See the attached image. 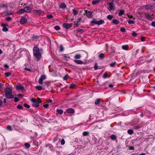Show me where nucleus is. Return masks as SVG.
<instances>
[{
  "mask_svg": "<svg viewBox=\"0 0 155 155\" xmlns=\"http://www.w3.org/2000/svg\"><path fill=\"white\" fill-rule=\"evenodd\" d=\"M33 54L37 61L40 60L41 55L40 53L39 48L37 47H35L33 49Z\"/></svg>",
  "mask_w": 155,
  "mask_h": 155,
  "instance_id": "f257e3e1",
  "label": "nucleus"
},
{
  "mask_svg": "<svg viewBox=\"0 0 155 155\" xmlns=\"http://www.w3.org/2000/svg\"><path fill=\"white\" fill-rule=\"evenodd\" d=\"M31 101L32 102V106L35 107H38L40 103L41 102L40 98L39 97L36 100L35 98H33L31 99Z\"/></svg>",
  "mask_w": 155,
  "mask_h": 155,
  "instance_id": "f03ea898",
  "label": "nucleus"
},
{
  "mask_svg": "<svg viewBox=\"0 0 155 155\" xmlns=\"http://www.w3.org/2000/svg\"><path fill=\"white\" fill-rule=\"evenodd\" d=\"M107 4L108 5L107 9L109 11H114L115 9V6L114 3L113 1H112L111 2L107 3Z\"/></svg>",
  "mask_w": 155,
  "mask_h": 155,
  "instance_id": "7ed1b4c3",
  "label": "nucleus"
},
{
  "mask_svg": "<svg viewBox=\"0 0 155 155\" xmlns=\"http://www.w3.org/2000/svg\"><path fill=\"white\" fill-rule=\"evenodd\" d=\"M104 23V21L102 20H101L99 21H96V19H94L91 21V23L92 25H98L103 24Z\"/></svg>",
  "mask_w": 155,
  "mask_h": 155,
  "instance_id": "20e7f679",
  "label": "nucleus"
},
{
  "mask_svg": "<svg viewBox=\"0 0 155 155\" xmlns=\"http://www.w3.org/2000/svg\"><path fill=\"white\" fill-rule=\"evenodd\" d=\"M46 76L45 75H41V77L39 78L38 81V83L40 84H42L43 81L45 79Z\"/></svg>",
  "mask_w": 155,
  "mask_h": 155,
  "instance_id": "39448f33",
  "label": "nucleus"
},
{
  "mask_svg": "<svg viewBox=\"0 0 155 155\" xmlns=\"http://www.w3.org/2000/svg\"><path fill=\"white\" fill-rule=\"evenodd\" d=\"M31 5H30V6H26L24 8L25 12H30L32 11Z\"/></svg>",
  "mask_w": 155,
  "mask_h": 155,
  "instance_id": "423d86ee",
  "label": "nucleus"
},
{
  "mask_svg": "<svg viewBox=\"0 0 155 155\" xmlns=\"http://www.w3.org/2000/svg\"><path fill=\"white\" fill-rule=\"evenodd\" d=\"M72 26V24H68L64 23L63 24V26L66 29H68L71 28Z\"/></svg>",
  "mask_w": 155,
  "mask_h": 155,
  "instance_id": "0eeeda50",
  "label": "nucleus"
},
{
  "mask_svg": "<svg viewBox=\"0 0 155 155\" xmlns=\"http://www.w3.org/2000/svg\"><path fill=\"white\" fill-rule=\"evenodd\" d=\"M5 97L8 99H11L14 97V95L12 94V93H7L5 94Z\"/></svg>",
  "mask_w": 155,
  "mask_h": 155,
  "instance_id": "6e6552de",
  "label": "nucleus"
},
{
  "mask_svg": "<svg viewBox=\"0 0 155 155\" xmlns=\"http://www.w3.org/2000/svg\"><path fill=\"white\" fill-rule=\"evenodd\" d=\"M1 26L3 27L2 31H7L8 30V29L6 28V26H8L7 24H2Z\"/></svg>",
  "mask_w": 155,
  "mask_h": 155,
  "instance_id": "1a4fd4ad",
  "label": "nucleus"
},
{
  "mask_svg": "<svg viewBox=\"0 0 155 155\" xmlns=\"http://www.w3.org/2000/svg\"><path fill=\"white\" fill-rule=\"evenodd\" d=\"M28 21L27 19L24 18H22L20 20V23L21 24H26Z\"/></svg>",
  "mask_w": 155,
  "mask_h": 155,
  "instance_id": "9d476101",
  "label": "nucleus"
},
{
  "mask_svg": "<svg viewBox=\"0 0 155 155\" xmlns=\"http://www.w3.org/2000/svg\"><path fill=\"white\" fill-rule=\"evenodd\" d=\"M86 15L88 18H91L92 17V12L90 11L85 10Z\"/></svg>",
  "mask_w": 155,
  "mask_h": 155,
  "instance_id": "9b49d317",
  "label": "nucleus"
},
{
  "mask_svg": "<svg viewBox=\"0 0 155 155\" xmlns=\"http://www.w3.org/2000/svg\"><path fill=\"white\" fill-rule=\"evenodd\" d=\"M5 94H7V93H12V90L11 88L7 87L5 88Z\"/></svg>",
  "mask_w": 155,
  "mask_h": 155,
  "instance_id": "f8f14e48",
  "label": "nucleus"
},
{
  "mask_svg": "<svg viewBox=\"0 0 155 155\" xmlns=\"http://www.w3.org/2000/svg\"><path fill=\"white\" fill-rule=\"evenodd\" d=\"M145 16L147 19L151 21L152 20L153 18L151 17V15L145 13L144 14Z\"/></svg>",
  "mask_w": 155,
  "mask_h": 155,
  "instance_id": "ddd939ff",
  "label": "nucleus"
},
{
  "mask_svg": "<svg viewBox=\"0 0 155 155\" xmlns=\"http://www.w3.org/2000/svg\"><path fill=\"white\" fill-rule=\"evenodd\" d=\"M66 112L69 113L73 114L74 112V110L73 108H69L66 110Z\"/></svg>",
  "mask_w": 155,
  "mask_h": 155,
  "instance_id": "4468645a",
  "label": "nucleus"
},
{
  "mask_svg": "<svg viewBox=\"0 0 155 155\" xmlns=\"http://www.w3.org/2000/svg\"><path fill=\"white\" fill-rule=\"evenodd\" d=\"M145 9L147 10H150V11H152L153 9V6L149 5H146L145 7Z\"/></svg>",
  "mask_w": 155,
  "mask_h": 155,
  "instance_id": "2eb2a0df",
  "label": "nucleus"
},
{
  "mask_svg": "<svg viewBox=\"0 0 155 155\" xmlns=\"http://www.w3.org/2000/svg\"><path fill=\"white\" fill-rule=\"evenodd\" d=\"M74 61L77 64H83L84 63V62L83 61L80 60H74Z\"/></svg>",
  "mask_w": 155,
  "mask_h": 155,
  "instance_id": "dca6fc26",
  "label": "nucleus"
},
{
  "mask_svg": "<svg viewBox=\"0 0 155 155\" xmlns=\"http://www.w3.org/2000/svg\"><path fill=\"white\" fill-rule=\"evenodd\" d=\"M33 12L36 15H38L41 13L42 11L41 10H34Z\"/></svg>",
  "mask_w": 155,
  "mask_h": 155,
  "instance_id": "f3484780",
  "label": "nucleus"
},
{
  "mask_svg": "<svg viewBox=\"0 0 155 155\" xmlns=\"http://www.w3.org/2000/svg\"><path fill=\"white\" fill-rule=\"evenodd\" d=\"M16 88L18 90H22L24 89V87L21 84H20L16 86Z\"/></svg>",
  "mask_w": 155,
  "mask_h": 155,
  "instance_id": "a211bd4d",
  "label": "nucleus"
},
{
  "mask_svg": "<svg viewBox=\"0 0 155 155\" xmlns=\"http://www.w3.org/2000/svg\"><path fill=\"white\" fill-rule=\"evenodd\" d=\"M142 126V125L141 124H140L138 125L135 126L134 127V129L137 130L141 127Z\"/></svg>",
  "mask_w": 155,
  "mask_h": 155,
  "instance_id": "6ab92c4d",
  "label": "nucleus"
},
{
  "mask_svg": "<svg viewBox=\"0 0 155 155\" xmlns=\"http://www.w3.org/2000/svg\"><path fill=\"white\" fill-rule=\"evenodd\" d=\"M110 138L112 140H116L117 136L114 134H112L110 136Z\"/></svg>",
  "mask_w": 155,
  "mask_h": 155,
  "instance_id": "aec40b11",
  "label": "nucleus"
},
{
  "mask_svg": "<svg viewBox=\"0 0 155 155\" xmlns=\"http://www.w3.org/2000/svg\"><path fill=\"white\" fill-rule=\"evenodd\" d=\"M59 7L60 8L64 9L66 7V6L64 3H62L60 4Z\"/></svg>",
  "mask_w": 155,
  "mask_h": 155,
  "instance_id": "412c9836",
  "label": "nucleus"
},
{
  "mask_svg": "<svg viewBox=\"0 0 155 155\" xmlns=\"http://www.w3.org/2000/svg\"><path fill=\"white\" fill-rule=\"evenodd\" d=\"M81 57V56L80 54H76L74 56L75 59H80Z\"/></svg>",
  "mask_w": 155,
  "mask_h": 155,
  "instance_id": "4be33fe9",
  "label": "nucleus"
},
{
  "mask_svg": "<svg viewBox=\"0 0 155 155\" xmlns=\"http://www.w3.org/2000/svg\"><path fill=\"white\" fill-rule=\"evenodd\" d=\"M112 22L114 25H116L119 23V21L117 19H114L112 20Z\"/></svg>",
  "mask_w": 155,
  "mask_h": 155,
  "instance_id": "5701e85b",
  "label": "nucleus"
},
{
  "mask_svg": "<svg viewBox=\"0 0 155 155\" xmlns=\"http://www.w3.org/2000/svg\"><path fill=\"white\" fill-rule=\"evenodd\" d=\"M101 99L98 98L95 100V104L96 105H98L100 103Z\"/></svg>",
  "mask_w": 155,
  "mask_h": 155,
  "instance_id": "b1692460",
  "label": "nucleus"
},
{
  "mask_svg": "<svg viewBox=\"0 0 155 155\" xmlns=\"http://www.w3.org/2000/svg\"><path fill=\"white\" fill-rule=\"evenodd\" d=\"M77 31L80 34H81L84 31V29H81L80 28H78Z\"/></svg>",
  "mask_w": 155,
  "mask_h": 155,
  "instance_id": "393cba45",
  "label": "nucleus"
},
{
  "mask_svg": "<svg viewBox=\"0 0 155 155\" xmlns=\"http://www.w3.org/2000/svg\"><path fill=\"white\" fill-rule=\"evenodd\" d=\"M12 12H8V11L4 12H3V14L5 15H12Z\"/></svg>",
  "mask_w": 155,
  "mask_h": 155,
  "instance_id": "a878e982",
  "label": "nucleus"
},
{
  "mask_svg": "<svg viewBox=\"0 0 155 155\" xmlns=\"http://www.w3.org/2000/svg\"><path fill=\"white\" fill-rule=\"evenodd\" d=\"M56 111L59 114H63V110H62L60 109H57Z\"/></svg>",
  "mask_w": 155,
  "mask_h": 155,
  "instance_id": "bb28decb",
  "label": "nucleus"
},
{
  "mask_svg": "<svg viewBox=\"0 0 155 155\" xmlns=\"http://www.w3.org/2000/svg\"><path fill=\"white\" fill-rule=\"evenodd\" d=\"M24 146L25 148L26 149H28L30 147V145L28 143H25L24 144Z\"/></svg>",
  "mask_w": 155,
  "mask_h": 155,
  "instance_id": "cd10ccee",
  "label": "nucleus"
},
{
  "mask_svg": "<svg viewBox=\"0 0 155 155\" xmlns=\"http://www.w3.org/2000/svg\"><path fill=\"white\" fill-rule=\"evenodd\" d=\"M124 10H120V11L119 12L118 15L119 16H121L124 13Z\"/></svg>",
  "mask_w": 155,
  "mask_h": 155,
  "instance_id": "c85d7f7f",
  "label": "nucleus"
},
{
  "mask_svg": "<svg viewBox=\"0 0 155 155\" xmlns=\"http://www.w3.org/2000/svg\"><path fill=\"white\" fill-rule=\"evenodd\" d=\"M104 54L103 53H101L99 55V58L100 59H103L104 58Z\"/></svg>",
  "mask_w": 155,
  "mask_h": 155,
  "instance_id": "c756f323",
  "label": "nucleus"
},
{
  "mask_svg": "<svg viewBox=\"0 0 155 155\" xmlns=\"http://www.w3.org/2000/svg\"><path fill=\"white\" fill-rule=\"evenodd\" d=\"M114 17V16L113 15H108L107 16V18L108 20H111Z\"/></svg>",
  "mask_w": 155,
  "mask_h": 155,
  "instance_id": "7c9ffc66",
  "label": "nucleus"
},
{
  "mask_svg": "<svg viewBox=\"0 0 155 155\" xmlns=\"http://www.w3.org/2000/svg\"><path fill=\"white\" fill-rule=\"evenodd\" d=\"M24 12H25L24 8L23 9H21L19 10L18 12V13L19 14L23 13Z\"/></svg>",
  "mask_w": 155,
  "mask_h": 155,
  "instance_id": "2f4dec72",
  "label": "nucleus"
},
{
  "mask_svg": "<svg viewBox=\"0 0 155 155\" xmlns=\"http://www.w3.org/2000/svg\"><path fill=\"white\" fill-rule=\"evenodd\" d=\"M100 1H99V0H96L95 1H93L92 2V4L93 5H95L96 3H99L100 2Z\"/></svg>",
  "mask_w": 155,
  "mask_h": 155,
  "instance_id": "473e14b6",
  "label": "nucleus"
},
{
  "mask_svg": "<svg viewBox=\"0 0 155 155\" xmlns=\"http://www.w3.org/2000/svg\"><path fill=\"white\" fill-rule=\"evenodd\" d=\"M127 133L129 134H132L134 133V131L131 129H129L127 130Z\"/></svg>",
  "mask_w": 155,
  "mask_h": 155,
  "instance_id": "72a5a7b5",
  "label": "nucleus"
},
{
  "mask_svg": "<svg viewBox=\"0 0 155 155\" xmlns=\"http://www.w3.org/2000/svg\"><path fill=\"white\" fill-rule=\"evenodd\" d=\"M73 14L74 15H76L78 13V11L75 9H73L72 10Z\"/></svg>",
  "mask_w": 155,
  "mask_h": 155,
  "instance_id": "f704fd0d",
  "label": "nucleus"
},
{
  "mask_svg": "<svg viewBox=\"0 0 155 155\" xmlns=\"http://www.w3.org/2000/svg\"><path fill=\"white\" fill-rule=\"evenodd\" d=\"M122 48L124 50H127L128 48V46L127 45H123L122 46Z\"/></svg>",
  "mask_w": 155,
  "mask_h": 155,
  "instance_id": "c9c22d12",
  "label": "nucleus"
},
{
  "mask_svg": "<svg viewBox=\"0 0 155 155\" xmlns=\"http://www.w3.org/2000/svg\"><path fill=\"white\" fill-rule=\"evenodd\" d=\"M89 134V133L87 131H84L83 133V135L84 136H87Z\"/></svg>",
  "mask_w": 155,
  "mask_h": 155,
  "instance_id": "e433bc0d",
  "label": "nucleus"
},
{
  "mask_svg": "<svg viewBox=\"0 0 155 155\" xmlns=\"http://www.w3.org/2000/svg\"><path fill=\"white\" fill-rule=\"evenodd\" d=\"M116 62H115L112 63L110 64V65L111 67H114L115 66Z\"/></svg>",
  "mask_w": 155,
  "mask_h": 155,
  "instance_id": "4c0bfd02",
  "label": "nucleus"
},
{
  "mask_svg": "<svg viewBox=\"0 0 155 155\" xmlns=\"http://www.w3.org/2000/svg\"><path fill=\"white\" fill-rule=\"evenodd\" d=\"M12 74V73L10 72H7L5 73V75L7 77L10 76Z\"/></svg>",
  "mask_w": 155,
  "mask_h": 155,
  "instance_id": "58836bf2",
  "label": "nucleus"
},
{
  "mask_svg": "<svg viewBox=\"0 0 155 155\" xmlns=\"http://www.w3.org/2000/svg\"><path fill=\"white\" fill-rule=\"evenodd\" d=\"M35 88L38 90H41L42 89V87L40 86H37L35 87Z\"/></svg>",
  "mask_w": 155,
  "mask_h": 155,
  "instance_id": "ea45409f",
  "label": "nucleus"
},
{
  "mask_svg": "<svg viewBox=\"0 0 155 155\" xmlns=\"http://www.w3.org/2000/svg\"><path fill=\"white\" fill-rule=\"evenodd\" d=\"M54 29L58 31L60 29V27L59 26L57 25L55 26L54 27Z\"/></svg>",
  "mask_w": 155,
  "mask_h": 155,
  "instance_id": "a19ab883",
  "label": "nucleus"
},
{
  "mask_svg": "<svg viewBox=\"0 0 155 155\" xmlns=\"http://www.w3.org/2000/svg\"><path fill=\"white\" fill-rule=\"evenodd\" d=\"M47 17L48 19H50L53 18V16L52 15H47Z\"/></svg>",
  "mask_w": 155,
  "mask_h": 155,
  "instance_id": "79ce46f5",
  "label": "nucleus"
},
{
  "mask_svg": "<svg viewBox=\"0 0 155 155\" xmlns=\"http://www.w3.org/2000/svg\"><path fill=\"white\" fill-rule=\"evenodd\" d=\"M127 22L129 24H134V23L135 22L131 20H127Z\"/></svg>",
  "mask_w": 155,
  "mask_h": 155,
  "instance_id": "37998d69",
  "label": "nucleus"
},
{
  "mask_svg": "<svg viewBox=\"0 0 155 155\" xmlns=\"http://www.w3.org/2000/svg\"><path fill=\"white\" fill-rule=\"evenodd\" d=\"M82 19V17H80L77 19V21L76 22L78 23H79L81 21Z\"/></svg>",
  "mask_w": 155,
  "mask_h": 155,
  "instance_id": "c03bdc74",
  "label": "nucleus"
},
{
  "mask_svg": "<svg viewBox=\"0 0 155 155\" xmlns=\"http://www.w3.org/2000/svg\"><path fill=\"white\" fill-rule=\"evenodd\" d=\"M6 128L8 130L10 131H12V128L11 126L10 125H8Z\"/></svg>",
  "mask_w": 155,
  "mask_h": 155,
  "instance_id": "a18cd8bd",
  "label": "nucleus"
},
{
  "mask_svg": "<svg viewBox=\"0 0 155 155\" xmlns=\"http://www.w3.org/2000/svg\"><path fill=\"white\" fill-rule=\"evenodd\" d=\"M64 51V48L62 45H61L60 47V51L62 52Z\"/></svg>",
  "mask_w": 155,
  "mask_h": 155,
  "instance_id": "49530a36",
  "label": "nucleus"
},
{
  "mask_svg": "<svg viewBox=\"0 0 155 155\" xmlns=\"http://www.w3.org/2000/svg\"><path fill=\"white\" fill-rule=\"evenodd\" d=\"M6 20L7 21H9L12 20V18L9 16L6 18Z\"/></svg>",
  "mask_w": 155,
  "mask_h": 155,
  "instance_id": "de8ad7c7",
  "label": "nucleus"
},
{
  "mask_svg": "<svg viewBox=\"0 0 155 155\" xmlns=\"http://www.w3.org/2000/svg\"><path fill=\"white\" fill-rule=\"evenodd\" d=\"M17 108L19 109H22L23 108V107L20 104H18L17 106Z\"/></svg>",
  "mask_w": 155,
  "mask_h": 155,
  "instance_id": "09e8293b",
  "label": "nucleus"
},
{
  "mask_svg": "<svg viewBox=\"0 0 155 155\" xmlns=\"http://www.w3.org/2000/svg\"><path fill=\"white\" fill-rule=\"evenodd\" d=\"M8 6L5 5H2L0 6V7L2 8H7Z\"/></svg>",
  "mask_w": 155,
  "mask_h": 155,
  "instance_id": "8fccbe9b",
  "label": "nucleus"
},
{
  "mask_svg": "<svg viewBox=\"0 0 155 155\" xmlns=\"http://www.w3.org/2000/svg\"><path fill=\"white\" fill-rule=\"evenodd\" d=\"M24 106L25 107L28 108H29L30 107V105L26 103L25 104Z\"/></svg>",
  "mask_w": 155,
  "mask_h": 155,
  "instance_id": "3c124183",
  "label": "nucleus"
},
{
  "mask_svg": "<svg viewBox=\"0 0 155 155\" xmlns=\"http://www.w3.org/2000/svg\"><path fill=\"white\" fill-rule=\"evenodd\" d=\"M4 86V84H2L1 83H0V90H1L3 88Z\"/></svg>",
  "mask_w": 155,
  "mask_h": 155,
  "instance_id": "603ef678",
  "label": "nucleus"
},
{
  "mask_svg": "<svg viewBox=\"0 0 155 155\" xmlns=\"http://www.w3.org/2000/svg\"><path fill=\"white\" fill-rule=\"evenodd\" d=\"M120 31L122 32H124L126 30L123 27H122L120 29Z\"/></svg>",
  "mask_w": 155,
  "mask_h": 155,
  "instance_id": "864d4df0",
  "label": "nucleus"
},
{
  "mask_svg": "<svg viewBox=\"0 0 155 155\" xmlns=\"http://www.w3.org/2000/svg\"><path fill=\"white\" fill-rule=\"evenodd\" d=\"M65 143L64 140V139H62L61 141V144L62 145H63Z\"/></svg>",
  "mask_w": 155,
  "mask_h": 155,
  "instance_id": "5fc2aeb1",
  "label": "nucleus"
},
{
  "mask_svg": "<svg viewBox=\"0 0 155 155\" xmlns=\"http://www.w3.org/2000/svg\"><path fill=\"white\" fill-rule=\"evenodd\" d=\"M64 58H68V59H70V57L69 56H68L67 54H64Z\"/></svg>",
  "mask_w": 155,
  "mask_h": 155,
  "instance_id": "6e6d98bb",
  "label": "nucleus"
},
{
  "mask_svg": "<svg viewBox=\"0 0 155 155\" xmlns=\"http://www.w3.org/2000/svg\"><path fill=\"white\" fill-rule=\"evenodd\" d=\"M137 33H136V32H135L134 31L132 33V35L134 36V37H136V36L137 35Z\"/></svg>",
  "mask_w": 155,
  "mask_h": 155,
  "instance_id": "4d7b16f0",
  "label": "nucleus"
},
{
  "mask_svg": "<svg viewBox=\"0 0 155 155\" xmlns=\"http://www.w3.org/2000/svg\"><path fill=\"white\" fill-rule=\"evenodd\" d=\"M107 73H106L104 74L103 77L104 78H105L107 77Z\"/></svg>",
  "mask_w": 155,
  "mask_h": 155,
  "instance_id": "13d9d810",
  "label": "nucleus"
},
{
  "mask_svg": "<svg viewBox=\"0 0 155 155\" xmlns=\"http://www.w3.org/2000/svg\"><path fill=\"white\" fill-rule=\"evenodd\" d=\"M49 106V105L48 104H44L43 105V107H45L46 108H47Z\"/></svg>",
  "mask_w": 155,
  "mask_h": 155,
  "instance_id": "bf43d9fd",
  "label": "nucleus"
},
{
  "mask_svg": "<svg viewBox=\"0 0 155 155\" xmlns=\"http://www.w3.org/2000/svg\"><path fill=\"white\" fill-rule=\"evenodd\" d=\"M19 101V99L18 97H15L14 98V101L15 102H17Z\"/></svg>",
  "mask_w": 155,
  "mask_h": 155,
  "instance_id": "052dcab7",
  "label": "nucleus"
},
{
  "mask_svg": "<svg viewBox=\"0 0 155 155\" xmlns=\"http://www.w3.org/2000/svg\"><path fill=\"white\" fill-rule=\"evenodd\" d=\"M98 66L97 64H95L94 66V69L95 70H96L97 69Z\"/></svg>",
  "mask_w": 155,
  "mask_h": 155,
  "instance_id": "680f3d73",
  "label": "nucleus"
},
{
  "mask_svg": "<svg viewBox=\"0 0 155 155\" xmlns=\"http://www.w3.org/2000/svg\"><path fill=\"white\" fill-rule=\"evenodd\" d=\"M145 37L143 36H141L140 37V39L142 41H145Z\"/></svg>",
  "mask_w": 155,
  "mask_h": 155,
  "instance_id": "e2e57ef3",
  "label": "nucleus"
},
{
  "mask_svg": "<svg viewBox=\"0 0 155 155\" xmlns=\"http://www.w3.org/2000/svg\"><path fill=\"white\" fill-rule=\"evenodd\" d=\"M68 74H67L65 75L64 77V80H66L68 78Z\"/></svg>",
  "mask_w": 155,
  "mask_h": 155,
  "instance_id": "0e129e2a",
  "label": "nucleus"
},
{
  "mask_svg": "<svg viewBox=\"0 0 155 155\" xmlns=\"http://www.w3.org/2000/svg\"><path fill=\"white\" fill-rule=\"evenodd\" d=\"M58 137L57 136L54 138L53 141H54V142L55 141H56L58 140Z\"/></svg>",
  "mask_w": 155,
  "mask_h": 155,
  "instance_id": "69168bd1",
  "label": "nucleus"
},
{
  "mask_svg": "<svg viewBox=\"0 0 155 155\" xmlns=\"http://www.w3.org/2000/svg\"><path fill=\"white\" fill-rule=\"evenodd\" d=\"M151 25L154 27H155V21H153L151 24Z\"/></svg>",
  "mask_w": 155,
  "mask_h": 155,
  "instance_id": "338daca9",
  "label": "nucleus"
},
{
  "mask_svg": "<svg viewBox=\"0 0 155 155\" xmlns=\"http://www.w3.org/2000/svg\"><path fill=\"white\" fill-rule=\"evenodd\" d=\"M47 102L48 103H51L52 102V100L51 99H50V100H48V101H47Z\"/></svg>",
  "mask_w": 155,
  "mask_h": 155,
  "instance_id": "774afa93",
  "label": "nucleus"
}]
</instances>
